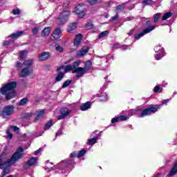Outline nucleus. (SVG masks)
I'll use <instances>...</instances> for the list:
<instances>
[{"instance_id": "31", "label": "nucleus", "mask_w": 177, "mask_h": 177, "mask_svg": "<svg viewBox=\"0 0 177 177\" xmlns=\"http://www.w3.org/2000/svg\"><path fill=\"white\" fill-rule=\"evenodd\" d=\"M113 48H120V49H127L128 46L126 45H121L119 43H115L113 45Z\"/></svg>"}, {"instance_id": "42", "label": "nucleus", "mask_w": 177, "mask_h": 177, "mask_svg": "<svg viewBox=\"0 0 177 177\" xmlns=\"http://www.w3.org/2000/svg\"><path fill=\"white\" fill-rule=\"evenodd\" d=\"M119 118V121H127V120H128V117H127L126 115H120L118 116Z\"/></svg>"}, {"instance_id": "16", "label": "nucleus", "mask_w": 177, "mask_h": 177, "mask_svg": "<svg viewBox=\"0 0 177 177\" xmlns=\"http://www.w3.org/2000/svg\"><path fill=\"white\" fill-rule=\"evenodd\" d=\"M89 52L88 46H84L77 54V57H82V56H85L86 53Z\"/></svg>"}, {"instance_id": "9", "label": "nucleus", "mask_w": 177, "mask_h": 177, "mask_svg": "<svg viewBox=\"0 0 177 177\" xmlns=\"http://www.w3.org/2000/svg\"><path fill=\"white\" fill-rule=\"evenodd\" d=\"M15 112V106L12 105H7L4 107L2 111L3 118H8L9 115H12Z\"/></svg>"}, {"instance_id": "12", "label": "nucleus", "mask_w": 177, "mask_h": 177, "mask_svg": "<svg viewBox=\"0 0 177 177\" xmlns=\"http://www.w3.org/2000/svg\"><path fill=\"white\" fill-rule=\"evenodd\" d=\"M50 57V52H42L41 53L38 55V59L39 62H45V60H48Z\"/></svg>"}, {"instance_id": "2", "label": "nucleus", "mask_w": 177, "mask_h": 177, "mask_svg": "<svg viewBox=\"0 0 177 177\" xmlns=\"http://www.w3.org/2000/svg\"><path fill=\"white\" fill-rule=\"evenodd\" d=\"M17 84L16 82H11L7 84H5L3 87L0 88V92L1 95H6V99L7 100H10L16 96V86Z\"/></svg>"}, {"instance_id": "18", "label": "nucleus", "mask_w": 177, "mask_h": 177, "mask_svg": "<svg viewBox=\"0 0 177 177\" xmlns=\"http://www.w3.org/2000/svg\"><path fill=\"white\" fill-rule=\"evenodd\" d=\"M35 60L31 59H26L24 62L23 64L25 66V67H28V68H32V65L34 64Z\"/></svg>"}, {"instance_id": "7", "label": "nucleus", "mask_w": 177, "mask_h": 177, "mask_svg": "<svg viewBox=\"0 0 177 177\" xmlns=\"http://www.w3.org/2000/svg\"><path fill=\"white\" fill-rule=\"evenodd\" d=\"M156 26H149L148 27L145 28L141 32L136 35L134 36L135 39H140V38L145 37L146 34H149V32H151V31H153V30H156Z\"/></svg>"}, {"instance_id": "23", "label": "nucleus", "mask_w": 177, "mask_h": 177, "mask_svg": "<svg viewBox=\"0 0 177 177\" xmlns=\"http://www.w3.org/2000/svg\"><path fill=\"white\" fill-rule=\"evenodd\" d=\"M52 30V28L50 27H47L45 28L42 32H41V35L43 37H46L47 35H48L49 34H50V30Z\"/></svg>"}, {"instance_id": "27", "label": "nucleus", "mask_w": 177, "mask_h": 177, "mask_svg": "<svg viewBox=\"0 0 177 177\" xmlns=\"http://www.w3.org/2000/svg\"><path fill=\"white\" fill-rule=\"evenodd\" d=\"M77 28V24L73 23L71 24L68 26V32H71V31H73V30H75Z\"/></svg>"}, {"instance_id": "3", "label": "nucleus", "mask_w": 177, "mask_h": 177, "mask_svg": "<svg viewBox=\"0 0 177 177\" xmlns=\"http://www.w3.org/2000/svg\"><path fill=\"white\" fill-rule=\"evenodd\" d=\"M81 64V62L76 61L73 62L72 64H68L64 66V65H62L57 68V71H63L65 73H68L69 71H74L76 67H78Z\"/></svg>"}, {"instance_id": "43", "label": "nucleus", "mask_w": 177, "mask_h": 177, "mask_svg": "<svg viewBox=\"0 0 177 177\" xmlns=\"http://www.w3.org/2000/svg\"><path fill=\"white\" fill-rule=\"evenodd\" d=\"M71 84V80H66L62 85V88H67Z\"/></svg>"}, {"instance_id": "10", "label": "nucleus", "mask_w": 177, "mask_h": 177, "mask_svg": "<svg viewBox=\"0 0 177 177\" xmlns=\"http://www.w3.org/2000/svg\"><path fill=\"white\" fill-rule=\"evenodd\" d=\"M73 73L77 74L76 78H81V77H84V74H86V69H85V68L77 66L73 71Z\"/></svg>"}, {"instance_id": "8", "label": "nucleus", "mask_w": 177, "mask_h": 177, "mask_svg": "<svg viewBox=\"0 0 177 177\" xmlns=\"http://www.w3.org/2000/svg\"><path fill=\"white\" fill-rule=\"evenodd\" d=\"M73 13H75V15H77L78 17L82 19V17L85 16V13H86V8L85 6L80 4L75 8Z\"/></svg>"}, {"instance_id": "30", "label": "nucleus", "mask_w": 177, "mask_h": 177, "mask_svg": "<svg viewBox=\"0 0 177 177\" xmlns=\"http://www.w3.org/2000/svg\"><path fill=\"white\" fill-rule=\"evenodd\" d=\"M160 17H161V13L153 15V23H158V20H160Z\"/></svg>"}, {"instance_id": "53", "label": "nucleus", "mask_w": 177, "mask_h": 177, "mask_svg": "<svg viewBox=\"0 0 177 177\" xmlns=\"http://www.w3.org/2000/svg\"><path fill=\"white\" fill-rule=\"evenodd\" d=\"M41 150L42 149L39 148L38 150L35 151L34 153L35 156H37V154H39V153H41Z\"/></svg>"}, {"instance_id": "26", "label": "nucleus", "mask_w": 177, "mask_h": 177, "mask_svg": "<svg viewBox=\"0 0 177 177\" xmlns=\"http://www.w3.org/2000/svg\"><path fill=\"white\" fill-rule=\"evenodd\" d=\"M45 115V110H41L37 113V117L35 118V121H38L40 118H42Z\"/></svg>"}, {"instance_id": "54", "label": "nucleus", "mask_w": 177, "mask_h": 177, "mask_svg": "<svg viewBox=\"0 0 177 177\" xmlns=\"http://www.w3.org/2000/svg\"><path fill=\"white\" fill-rule=\"evenodd\" d=\"M86 27L88 28H92V27H93V25L92 24V23L88 22V23L86 24Z\"/></svg>"}, {"instance_id": "51", "label": "nucleus", "mask_w": 177, "mask_h": 177, "mask_svg": "<svg viewBox=\"0 0 177 177\" xmlns=\"http://www.w3.org/2000/svg\"><path fill=\"white\" fill-rule=\"evenodd\" d=\"M97 1V0H88V2H89L91 5H95V3H96Z\"/></svg>"}, {"instance_id": "62", "label": "nucleus", "mask_w": 177, "mask_h": 177, "mask_svg": "<svg viewBox=\"0 0 177 177\" xmlns=\"http://www.w3.org/2000/svg\"><path fill=\"white\" fill-rule=\"evenodd\" d=\"M42 133H44V132H41V133H39V136H42Z\"/></svg>"}, {"instance_id": "47", "label": "nucleus", "mask_w": 177, "mask_h": 177, "mask_svg": "<svg viewBox=\"0 0 177 177\" xmlns=\"http://www.w3.org/2000/svg\"><path fill=\"white\" fill-rule=\"evenodd\" d=\"M7 136H8V139H12V138H13V134H12V133H10V130H7Z\"/></svg>"}, {"instance_id": "17", "label": "nucleus", "mask_w": 177, "mask_h": 177, "mask_svg": "<svg viewBox=\"0 0 177 177\" xmlns=\"http://www.w3.org/2000/svg\"><path fill=\"white\" fill-rule=\"evenodd\" d=\"M38 158H31L29 160H28L27 163L25 165V168L27 169L32 165H35L37 164V161Z\"/></svg>"}, {"instance_id": "22", "label": "nucleus", "mask_w": 177, "mask_h": 177, "mask_svg": "<svg viewBox=\"0 0 177 177\" xmlns=\"http://www.w3.org/2000/svg\"><path fill=\"white\" fill-rule=\"evenodd\" d=\"M59 71L55 78V81H57V82H59V81H62L63 80V78H64V72H63V71Z\"/></svg>"}, {"instance_id": "6", "label": "nucleus", "mask_w": 177, "mask_h": 177, "mask_svg": "<svg viewBox=\"0 0 177 177\" xmlns=\"http://www.w3.org/2000/svg\"><path fill=\"white\" fill-rule=\"evenodd\" d=\"M69 16V11L65 10L62 12L57 20V24H59V26H63V24H65V23H67L68 21Z\"/></svg>"}, {"instance_id": "64", "label": "nucleus", "mask_w": 177, "mask_h": 177, "mask_svg": "<svg viewBox=\"0 0 177 177\" xmlns=\"http://www.w3.org/2000/svg\"><path fill=\"white\" fill-rule=\"evenodd\" d=\"M174 93L176 95V93H176V92H175Z\"/></svg>"}, {"instance_id": "28", "label": "nucleus", "mask_w": 177, "mask_h": 177, "mask_svg": "<svg viewBox=\"0 0 177 177\" xmlns=\"http://www.w3.org/2000/svg\"><path fill=\"white\" fill-rule=\"evenodd\" d=\"M28 103V97H24L21 99L19 102L18 103L19 106H24L26 104Z\"/></svg>"}, {"instance_id": "34", "label": "nucleus", "mask_w": 177, "mask_h": 177, "mask_svg": "<svg viewBox=\"0 0 177 177\" xmlns=\"http://www.w3.org/2000/svg\"><path fill=\"white\" fill-rule=\"evenodd\" d=\"M125 8V4L122 3L117 6L116 11L117 12H122V10Z\"/></svg>"}, {"instance_id": "14", "label": "nucleus", "mask_w": 177, "mask_h": 177, "mask_svg": "<svg viewBox=\"0 0 177 177\" xmlns=\"http://www.w3.org/2000/svg\"><path fill=\"white\" fill-rule=\"evenodd\" d=\"M31 73H32V68L25 66V68H24L21 70L20 76L21 77H28V75H30V74H31Z\"/></svg>"}, {"instance_id": "39", "label": "nucleus", "mask_w": 177, "mask_h": 177, "mask_svg": "<svg viewBox=\"0 0 177 177\" xmlns=\"http://www.w3.org/2000/svg\"><path fill=\"white\" fill-rule=\"evenodd\" d=\"M75 157L78 158V151H75L70 154L71 158L73 159V158H75Z\"/></svg>"}, {"instance_id": "11", "label": "nucleus", "mask_w": 177, "mask_h": 177, "mask_svg": "<svg viewBox=\"0 0 177 177\" xmlns=\"http://www.w3.org/2000/svg\"><path fill=\"white\" fill-rule=\"evenodd\" d=\"M71 113V110L67 108H63L60 111L61 115L58 116V120H64L67 117V115H70Z\"/></svg>"}, {"instance_id": "56", "label": "nucleus", "mask_w": 177, "mask_h": 177, "mask_svg": "<svg viewBox=\"0 0 177 177\" xmlns=\"http://www.w3.org/2000/svg\"><path fill=\"white\" fill-rule=\"evenodd\" d=\"M118 19V15H116L113 17H112L111 20L114 21V20H117Z\"/></svg>"}, {"instance_id": "49", "label": "nucleus", "mask_w": 177, "mask_h": 177, "mask_svg": "<svg viewBox=\"0 0 177 177\" xmlns=\"http://www.w3.org/2000/svg\"><path fill=\"white\" fill-rule=\"evenodd\" d=\"M159 91H160V86L156 85L153 88V92H155V93H157V92H158Z\"/></svg>"}, {"instance_id": "32", "label": "nucleus", "mask_w": 177, "mask_h": 177, "mask_svg": "<svg viewBox=\"0 0 177 177\" xmlns=\"http://www.w3.org/2000/svg\"><path fill=\"white\" fill-rule=\"evenodd\" d=\"M50 165H52V163H49L48 162L46 164L45 170L47 171L48 172H50V171L53 170V167H51Z\"/></svg>"}, {"instance_id": "60", "label": "nucleus", "mask_w": 177, "mask_h": 177, "mask_svg": "<svg viewBox=\"0 0 177 177\" xmlns=\"http://www.w3.org/2000/svg\"><path fill=\"white\" fill-rule=\"evenodd\" d=\"M139 111H140V109H136V110H133V113H139Z\"/></svg>"}, {"instance_id": "13", "label": "nucleus", "mask_w": 177, "mask_h": 177, "mask_svg": "<svg viewBox=\"0 0 177 177\" xmlns=\"http://www.w3.org/2000/svg\"><path fill=\"white\" fill-rule=\"evenodd\" d=\"M73 164H74V159H67L59 162L58 167H59V168H64L66 165H71Z\"/></svg>"}, {"instance_id": "55", "label": "nucleus", "mask_w": 177, "mask_h": 177, "mask_svg": "<svg viewBox=\"0 0 177 177\" xmlns=\"http://www.w3.org/2000/svg\"><path fill=\"white\" fill-rule=\"evenodd\" d=\"M63 131L62 129H59L57 133H56V136H60V135H62Z\"/></svg>"}, {"instance_id": "19", "label": "nucleus", "mask_w": 177, "mask_h": 177, "mask_svg": "<svg viewBox=\"0 0 177 177\" xmlns=\"http://www.w3.org/2000/svg\"><path fill=\"white\" fill-rule=\"evenodd\" d=\"M82 40V35L81 34L77 35L74 40V46H80V44H81Z\"/></svg>"}, {"instance_id": "59", "label": "nucleus", "mask_w": 177, "mask_h": 177, "mask_svg": "<svg viewBox=\"0 0 177 177\" xmlns=\"http://www.w3.org/2000/svg\"><path fill=\"white\" fill-rule=\"evenodd\" d=\"M9 44V41H5L3 43V45L4 46H6V45H8Z\"/></svg>"}, {"instance_id": "38", "label": "nucleus", "mask_w": 177, "mask_h": 177, "mask_svg": "<svg viewBox=\"0 0 177 177\" xmlns=\"http://www.w3.org/2000/svg\"><path fill=\"white\" fill-rule=\"evenodd\" d=\"M26 56H27V51L26 50L21 51L19 57L21 59H26Z\"/></svg>"}, {"instance_id": "33", "label": "nucleus", "mask_w": 177, "mask_h": 177, "mask_svg": "<svg viewBox=\"0 0 177 177\" xmlns=\"http://www.w3.org/2000/svg\"><path fill=\"white\" fill-rule=\"evenodd\" d=\"M171 16H172L171 12H166L162 17V20H163V21L167 20V19H169V17H171Z\"/></svg>"}, {"instance_id": "41", "label": "nucleus", "mask_w": 177, "mask_h": 177, "mask_svg": "<svg viewBox=\"0 0 177 177\" xmlns=\"http://www.w3.org/2000/svg\"><path fill=\"white\" fill-rule=\"evenodd\" d=\"M107 99H108L107 94H104L100 97V100H101L102 102H106Z\"/></svg>"}, {"instance_id": "15", "label": "nucleus", "mask_w": 177, "mask_h": 177, "mask_svg": "<svg viewBox=\"0 0 177 177\" xmlns=\"http://www.w3.org/2000/svg\"><path fill=\"white\" fill-rule=\"evenodd\" d=\"M62 35V29H60V28H57L52 34V37L54 39H59Z\"/></svg>"}, {"instance_id": "52", "label": "nucleus", "mask_w": 177, "mask_h": 177, "mask_svg": "<svg viewBox=\"0 0 177 177\" xmlns=\"http://www.w3.org/2000/svg\"><path fill=\"white\" fill-rule=\"evenodd\" d=\"M168 102H169V99L163 100H162L161 103H162V104H167V103H168Z\"/></svg>"}, {"instance_id": "36", "label": "nucleus", "mask_w": 177, "mask_h": 177, "mask_svg": "<svg viewBox=\"0 0 177 177\" xmlns=\"http://www.w3.org/2000/svg\"><path fill=\"white\" fill-rule=\"evenodd\" d=\"M107 35H109V31L105 30V31H104V32H102L99 35L98 37H99V38H104V37H106V36H107Z\"/></svg>"}, {"instance_id": "37", "label": "nucleus", "mask_w": 177, "mask_h": 177, "mask_svg": "<svg viewBox=\"0 0 177 177\" xmlns=\"http://www.w3.org/2000/svg\"><path fill=\"white\" fill-rule=\"evenodd\" d=\"M12 15L16 16L17 15H20V13H21V10H20V9H19V8H15V9L12 10Z\"/></svg>"}, {"instance_id": "25", "label": "nucleus", "mask_w": 177, "mask_h": 177, "mask_svg": "<svg viewBox=\"0 0 177 177\" xmlns=\"http://www.w3.org/2000/svg\"><path fill=\"white\" fill-rule=\"evenodd\" d=\"M97 142V138H93L88 139L87 141V145L88 146H93V145L96 144Z\"/></svg>"}, {"instance_id": "63", "label": "nucleus", "mask_w": 177, "mask_h": 177, "mask_svg": "<svg viewBox=\"0 0 177 177\" xmlns=\"http://www.w3.org/2000/svg\"><path fill=\"white\" fill-rule=\"evenodd\" d=\"M168 84L167 83H165V85H167Z\"/></svg>"}, {"instance_id": "50", "label": "nucleus", "mask_w": 177, "mask_h": 177, "mask_svg": "<svg viewBox=\"0 0 177 177\" xmlns=\"http://www.w3.org/2000/svg\"><path fill=\"white\" fill-rule=\"evenodd\" d=\"M22 66H23V64H22V63H21V62H17L16 67H17V68H21Z\"/></svg>"}, {"instance_id": "1", "label": "nucleus", "mask_w": 177, "mask_h": 177, "mask_svg": "<svg viewBox=\"0 0 177 177\" xmlns=\"http://www.w3.org/2000/svg\"><path fill=\"white\" fill-rule=\"evenodd\" d=\"M24 153V150L22 148H19L11 158L7 160L2 156H0V169H3L0 177H3L10 172V167L15 165L23 157Z\"/></svg>"}, {"instance_id": "57", "label": "nucleus", "mask_w": 177, "mask_h": 177, "mask_svg": "<svg viewBox=\"0 0 177 177\" xmlns=\"http://www.w3.org/2000/svg\"><path fill=\"white\" fill-rule=\"evenodd\" d=\"M146 24H151L150 23V18H147L145 19Z\"/></svg>"}, {"instance_id": "48", "label": "nucleus", "mask_w": 177, "mask_h": 177, "mask_svg": "<svg viewBox=\"0 0 177 177\" xmlns=\"http://www.w3.org/2000/svg\"><path fill=\"white\" fill-rule=\"evenodd\" d=\"M10 128H11V129H13L14 132L19 133V127H17L16 126H11Z\"/></svg>"}, {"instance_id": "45", "label": "nucleus", "mask_w": 177, "mask_h": 177, "mask_svg": "<svg viewBox=\"0 0 177 177\" xmlns=\"http://www.w3.org/2000/svg\"><path fill=\"white\" fill-rule=\"evenodd\" d=\"M55 49L57 50V52H63V47L60 46L59 45L55 46Z\"/></svg>"}, {"instance_id": "46", "label": "nucleus", "mask_w": 177, "mask_h": 177, "mask_svg": "<svg viewBox=\"0 0 177 177\" xmlns=\"http://www.w3.org/2000/svg\"><path fill=\"white\" fill-rule=\"evenodd\" d=\"M119 121H120V119H119L118 117H117V118H112V120H111V124H115V122H119Z\"/></svg>"}, {"instance_id": "4", "label": "nucleus", "mask_w": 177, "mask_h": 177, "mask_svg": "<svg viewBox=\"0 0 177 177\" xmlns=\"http://www.w3.org/2000/svg\"><path fill=\"white\" fill-rule=\"evenodd\" d=\"M160 110V105H155L153 106H150L141 112L138 117L140 118L142 117H146V115H151V114H154Z\"/></svg>"}, {"instance_id": "35", "label": "nucleus", "mask_w": 177, "mask_h": 177, "mask_svg": "<svg viewBox=\"0 0 177 177\" xmlns=\"http://www.w3.org/2000/svg\"><path fill=\"white\" fill-rule=\"evenodd\" d=\"M53 125V123L52 122V120H50L49 122H48L44 127L45 131H48L49 128H50V127H52Z\"/></svg>"}, {"instance_id": "61", "label": "nucleus", "mask_w": 177, "mask_h": 177, "mask_svg": "<svg viewBox=\"0 0 177 177\" xmlns=\"http://www.w3.org/2000/svg\"><path fill=\"white\" fill-rule=\"evenodd\" d=\"M133 30H131L130 31V32L129 33V35H132V33H133Z\"/></svg>"}, {"instance_id": "29", "label": "nucleus", "mask_w": 177, "mask_h": 177, "mask_svg": "<svg viewBox=\"0 0 177 177\" xmlns=\"http://www.w3.org/2000/svg\"><path fill=\"white\" fill-rule=\"evenodd\" d=\"M86 154V150L82 149L77 152V158H81V157H84Z\"/></svg>"}, {"instance_id": "44", "label": "nucleus", "mask_w": 177, "mask_h": 177, "mask_svg": "<svg viewBox=\"0 0 177 177\" xmlns=\"http://www.w3.org/2000/svg\"><path fill=\"white\" fill-rule=\"evenodd\" d=\"M38 31H39V28H38V27H35L32 30V34H34V35H37L38 34Z\"/></svg>"}, {"instance_id": "24", "label": "nucleus", "mask_w": 177, "mask_h": 177, "mask_svg": "<svg viewBox=\"0 0 177 177\" xmlns=\"http://www.w3.org/2000/svg\"><path fill=\"white\" fill-rule=\"evenodd\" d=\"M84 66H85V70L86 71H89V70H91V68L92 67V62L91 60H87L85 63H84Z\"/></svg>"}, {"instance_id": "21", "label": "nucleus", "mask_w": 177, "mask_h": 177, "mask_svg": "<svg viewBox=\"0 0 177 177\" xmlns=\"http://www.w3.org/2000/svg\"><path fill=\"white\" fill-rule=\"evenodd\" d=\"M89 109H91V102H87L80 106L82 111H86V110H89Z\"/></svg>"}, {"instance_id": "5", "label": "nucleus", "mask_w": 177, "mask_h": 177, "mask_svg": "<svg viewBox=\"0 0 177 177\" xmlns=\"http://www.w3.org/2000/svg\"><path fill=\"white\" fill-rule=\"evenodd\" d=\"M155 54L154 57L156 60H161L165 56V50L161 45H158L154 48Z\"/></svg>"}, {"instance_id": "58", "label": "nucleus", "mask_w": 177, "mask_h": 177, "mask_svg": "<svg viewBox=\"0 0 177 177\" xmlns=\"http://www.w3.org/2000/svg\"><path fill=\"white\" fill-rule=\"evenodd\" d=\"M146 24H151L150 23V18H147L145 19Z\"/></svg>"}, {"instance_id": "20", "label": "nucleus", "mask_w": 177, "mask_h": 177, "mask_svg": "<svg viewBox=\"0 0 177 177\" xmlns=\"http://www.w3.org/2000/svg\"><path fill=\"white\" fill-rule=\"evenodd\" d=\"M24 34V31H19L15 33H12L10 36V38H12V39H17L19 37H21Z\"/></svg>"}, {"instance_id": "40", "label": "nucleus", "mask_w": 177, "mask_h": 177, "mask_svg": "<svg viewBox=\"0 0 177 177\" xmlns=\"http://www.w3.org/2000/svg\"><path fill=\"white\" fill-rule=\"evenodd\" d=\"M151 3H153V0H144L142 1V5H144V6L151 5Z\"/></svg>"}]
</instances>
